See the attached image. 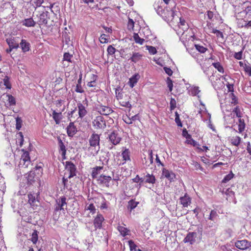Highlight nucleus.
I'll list each match as a JSON object with an SVG mask.
<instances>
[{"mask_svg": "<svg viewBox=\"0 0 251 251\" xmlns=\"http://www.w3.org/2000/svg\"><path fill=\"white\" fill-rule=\"evenodd\" d=\"M239 64L240 67H243L246 74L251 76V66L249 63H244L242 61H239Z\"/></svg>", "mask_w": 251, "mask_h": 251, "instance_id": "nucleus-23", "label": "nucleus"}, {"mask_svg": "<svg viewBox=\"0 0 251 251\" xmlns=\"http://www.w3.org/2000/svg\"><path fill=\"white\" fill-rule=\"evenodd\" d=\"M66 170L69 173L68 178H72L76 175V168L75 164L72 162H66Z\"/></svg>", "mask_w": 251, "mask_h": 251, "instance_id": "nucleus-14", "label": "nucleus"}, {"mask_svg": "<svg viewBox=\"0 0 251 251\" xmlns=\"http://www.w3.org/2000/svg\"><path fill=\"white\" fill-rule=\"evenodd\" d=\"M162 175L170 181H174L176 177L175 174L172 171H170L165 168L162 170Z\"/></svg>", "mask_w": 251, "mask_h": 251, "instance_id": "nucleus-20", "label": "nucleus"}, {"mask_svg": "<svg viewBox=\"0 0 251 251\" xmlns=\"http://www.w3.org/2000/svg\"><path fill=\"white\" fill-rule=\"evenodd\" d=\"M87 210H90V212L94 214L96 213V209L93 203L90 204L86 208Z\"/></svg>", "mask_w": 251, "mask_h": 251, "instance_id": "nucleus-58", "label": "nucleus"}, {"mask_svg": "<svg viewBox=\"0 0 251 251\" xmlns=\"http://www.w3.org/2000/svg\"><path fill=\"white\" fill-rule=\"evenodd\" d=\"M65 108L64 107L59 112H56L55 110L52 111V118L54 120L55 124L58 125L60 123L62 119V112L64 111Z\"/></svg>", "mask_w": 251, "mask_h": 251, "instance_id": "nucleus-22", "label": "nucleus"}, {"mask_svg": "<svg viewBox=\"0 0 251 251\" xmlns=\"http://www.w3.org/2000/svg\"><path fill=\"white\" fill-rule=\"evenodd\" d=\"M100 142V135L96 133H92L89 139V144L90 146L89 149H96L97 147H98V149H99Z\"/></svg>", "mask_w": 251, "mask_h": 251, "instance_id": "nucleus-8", "label": "nucleus"}, {"mask_svg": "<svg viewBox=\"0 0 251 251\" xmlns=\"http://www.w3.org/2000/svg\"><path fill=\"white\" fill-rule=\"evenodd\" d=\"M179 203L184 207H187L191 203L192 199L187 193H185L182 197H180Z\"/></svg>", "mask_w": 251, "mask_h": 251, "instance_id": "nucleus-16", "label": "nucleus"}, {"mask_svg": "<svg viewBox=\"0 0 251 251\" xmlns=\"http://www.w3.org/2000/svg\"><path fill=\"white\" fill-rule=\"evenodd\" d=\"M21 23L23 25L28 27H34L36 25V22L32 18L25 19Z\"/></svg>", "mask_w": 251, "mask_h": 251, "instance_id": "nucleus-25", "label": "nucleus"}, {"mask_svg": "<svg viewBox=\"0 0 251 251\" xmlns=\"http://www.w3.org/2000/svg\"><path fill=\"white\" fill-rule=\"evenodd\" d=\"M144 157L142 158V163L147 167H150L152 165L153 157L152 151L150 150L147 152V154H144Z\"/></svg>", "mask_w": 251, "mask_h": 251, "instance_id": "nucleus-11", "label": "nucleus"}, {"mask_svg": "<svg viewBox=\"0 0 251 251\" xmlns=\"http://www.w3.org/2000/svg\"><path fill=\"white\" fill-rule=\"evenodd\" d=\"M212 65L221 73H224V69L219 62L212 63Z\"/></svg>", "mask_w": 251, "mask_h": 251, "instance_id": "nucleus-41", "label": "nucleus"}, {"mask_svg": "<svg viewBox=\"0 0 251 251\" xmlns=\"http://www.w3.org/2000/svg\"><path fill=\"white\" fill-rule=\"evenodd\" d=\"M197 237V233L195 232H189L186 236L183 239L185 243H189L190 245L193 244L196 241V237Z\"/></svg>", "mask_w": 251, "mask_h": 251, "instance_id": "nucleus-18", "label": "nucleus"}, {"mask_svg": "<svg viewBox=\"0 0 251 251\" xmlns=\"http://www.w3.org/2000/svg\"><path fill=\"white\" fill-rule=\"evenodd\" d=\"M232 112L235 114L236 117L242 118V114L239 106H236L232 110Z\"/></svg>", "mask_w": 251, "mask_h": 251, "instance_id": "nucleus-45", "label": "nucleus"}, {"mask_svg": "<svg viewBox=\"0 0 251 251\" xmlns=\"http://www.w3.org/2000/svg\"><path fill=\"white\" fill-rule=\"evenodd\" d=\"M237 124L238 125V132L239 133H242L244 131L246 127V124L245 121L242 118H239L238 120V122H237Z\"/></svg>", "mask_w": 251, "mask_h": 251, "instance_id": "nucleus-29", "label": "nucleus"}, {"mask_svg": "<svg viewBox=\"0 0 251 251\" xmlns=\"http://www.w3.org/2000/svg\"><path fill=\"white\" fill-rule=\"evenodd\" d=\"M20 46L24 52H26L29 50V44L26 42L25 40H22Z\"/></svg>", "mask_w": 251, "mask_h": 251, "instance_id": "nucleus-37", "label": "nucleus"}, {"mask_svg": "<svg viewBox=\"0 0 251 251\" xmlns=\"http://www.w3.org/2000/svg\"><path fill=\"white\" fill-rule=\"evenodd\" d=\"M146 48L151 54L154 55L157 53L156 48L153 46L147 45Z\"/></svg>", "mask_w": 251, "mask_h": 251, "instance_id": "nucleus-50", "label": "nucleus"}, {"mask_svg": "<svg viewBox=\"0 0 251 251\" xmlns=\"http://www.w3.org/2000/svg\"><path fill=\"white\" fill-rule=\"evenodd\" d=\"M58 145L59 153L61 154L62 158L65 159L66 158V149L61 139H58Z\"/></svg>", "mask_w": 251, "mask_h": 251, "instance_id": "nucleus-24", "label": "nucleus"}, {"mask_svg": "<svg viewBox=\"0 0 251 251\" xmlns=\"http://www.w3.org/2000/svg\"><path fill=\"white\" fill-rule=\"evenodd\" d=\"M28 203L30 206L34 209L36 202V197L34 194L29 193L28 194Z\"/></svg>", "mask_w": 251, "mask_h": 251, "instance_id": "nucleus-35", "label": "nucleus"}, {"mask_svg": "<svg viewBox=\"0 0 251 251\" xmlns=\"http://www.w3.org/2000/svg\"><path fill=\"white\" fill-rule=\"evenodd\" d=\"M178 26L180 29H181V30L179 31L180 33H183L188 29V25L186 22L185 20L181 17L179 18V22L178 24Z\"/></svg>", "mask_w": 251, "mask_h": 251, "instance_id": "nucleus-21", "label": "nucleus"}, {"mask_svg": "<svg viewBox=\"0 0 251 251\" xmlns=\"http://www.w3.org/2000/svg\"><path fill=\"white\" fill-rule=\"evenodd\" d=\"M97 109L100 114L103 115H108L113 112L110 107L102 105L98 106Z\"/></svg>", "mask_w": 251, "mask_h": 251, "instance_id": "nucleus-17", "label": "nucleus"}, {"mask_svg": "<svg viewBox=\"0 0 251 251\" xmlns=\"http://www.w3.org/2000/svg\"><path fill=\"white\" fill-rule=\"evenodd\" d=\"M121 152L122 159H118L117 161V164L118 166H122L126 163L127 161H130V151L126 147H123Z\"/></svg>", "mask_w": 251, "mask_h": 251, "instance_id": "nucleus-5", "label": "nucleus"}, {"mask_svg": "<svg viewBox=\"0 0 251 251\" xmlns=\"http://www.w3.org/2000/svg\"><path fill=\"white\" fill-rule=\"evenodd\" d=\"M234 245L237 249L241 250H247L251 247V242L246 239L237 240Z\"/></svg>", "mask_w": 251, "mask_h": 251, "instance_id": "nucleus-10", "label": "nucleus"}, {"mask_svg": "<svg viewBox=\"0 0 251 251\" xmlns=\"http://www.w3.org/2000/svg\"><path fill=\"white\" fill-rule=\"evenodd\" d=\"M159 1L154 2L153 4V7L154 9L156 11L157 13L161 16V15H162L164 9L162 8L161 6L159 5Z\"/></svg>", "mask_w": 251, "mask_h": 251, "instance_id": "nucleus-38", "label": "nucleus"}, {"mask_svg": "<svg viewBox=\"0 0 251 251\" xmlns=\"http://www.w3.org/2000/svg\"><path fill=\"white\" fill-rule=\"evenodd\" d=\"M6 42L9 47L12 49H17L19 47V43L17 42L14 38H9L6 39Z\"/></svg>", "mask_w": 251, "mask_h": 251, "instance_id": "nucleus-30", "label": "nucleus"}, {"mask_svg": "<svg viewBox=\"0 0 251 251\" xmlns=\"http://www.w3.org/2000/svg\"><path fill=\"white\" fill-rule=\"evenodd\" d=\"M138 204L139 202L133 200H130L128 202V209L130 210V211H131L132 210L134 209L135 207H136Z\"/></svg>", "mask_w": 251, "mask_h": 251, "instance_id": "nucleus-40", "label": "nucleus"}, {"mask_svg": "<svg viewBox=\"0 0 251 251\" xmlns=\"http://www.w3.org/2000/svg\"><path fill=\"white\" fill-rule=\"evenodd\" d=\"M103 169L102 166H96L92 169L91 176L93 178H96L98 175L100 173V171Z\"/></svg>", "mask_w": 251, "mask_h": 251, "instance_id": "nucleus-31", "label": "nucleus"}, {"mask_svg": "<svg viewBox=\"0 0 251 251\" xmlns=\"http://www.w3.org/2000/svg\"><path fill=\"white\" fill-rule=\"evenodd\" d=\"M3 84L5 86L6 88L10 89L11 88V84L9 81V77L8 76H5L3 79Z\"/></svg>", "mask_w": 251, "mask_h": 251, "instance_id": "nucleus-49", "label": "nucleus"}, {"mask_svg": "<svg viewBox=\"0 0 251 251\" xmlns=\"http://www.w3.org/2000/svg\"><path fill=\"white\" fill-rule=\"evenodd\" d=\"M56 204L55 206L54 210L58 211L64 210L67 209V203L66 202V198L64 196L61 197L56 201Z\"/></svg>", "mask_w": 251, "mask_h": 251, "instance_id": "nucleus-9", "label": "nucleus"}, {"mask_svg": "<svg viewBox=\"0 0 251 251\" xmlns=\"http://www.w3.org/2000/svg\"><path fill=\"white\" fill-rule=\"evenodd\" d=\"M109 141L114 145H117L120 143L122 138L117 131H113L108 135Z\"/></svg>", "mask_w": 251, "mask_h": 251, "instance_id": "nucleus-12", "label": "nucleus"}, {"mask_svg": "<svg viewBox=\"0 0 251 251\" xmlns=\"http://www.w3.org/2000/svg\"><path fill=\"white\" fill-rule=\"evenodd\" d=\"M6 96L8 97V101L9 105H14L16 104L15 99L13 96L11 95H7Z\"/></svg>", "mask_w": 251, "mask_h": 251, "instance_id": "nucleus-51", "label": "nucleus"}, {"mask_svg": "<svg viewBox=\"0 0 251 251\" xmlns=\"http://www.w3.org/2000/svg\"><path fill=\"white\" fill-rule=\"evenodd\" d=\"M143 57V55L139 52H133L130 60L134 63H136L141 60Z\"/></svg>", "mask_w": 251, "mask_h": 251, "instance_id": "nucleus-32", "label": "nucleus"}, {"mask_svg": "<svg viewBox=\"0 0 251 251\" xmlns=\"http://www.w3.org/2000/svg\"><path fill=\"white\" fill-rule=\"evenodd\" d=\"M200 92L199 87H194L191 89V93L193 96H196L199 94Z\"/></svg>", "mask_w": 251, "mask_h": 251, "instance_id": "nucleus-62", "label": "nucleus"}, {"mask_svg": "<svg viewBox=\"0 0 251 251\" xmlns=\"http://www.w3.org/2000/svg\"><path fill=\"white\" fill-rule=\"evenodd\" d=\"M115 94L117 100L119 104L123 107H126L130 110L132 105L129 102L130 97L122 90L120 91L119 89H116Z\"/></svg>", "mask_w": 251, "mask_h": 251, "instance_id": "nucleus-3", "label": "nucleus"}, {"mask_svg": "<svg viewBox=\"0 0 251 251\" xmlns=\"http://www.w3.org/2000/svg\"><path fill=\"white\" fill-rule=\"evenodd\" d=\"M196 49L201 53H204L207 50V49L199 45H195Z\"/></svg>", "mask_w": 251, "mask_h": 251, "instance_id": "nucleus-55", "label": "nucleus"}, {"mask_svg": "<svg viewBox=\"0 0 251 251\" xmlns=\"http://www.w3.org/2000/svg\"><path fill=\"white\" fill-rule=\"evenodd\" d=\"M209 33L215 34L218 39H221V41L224 40V35L222 31L215 28H209Z\"/></svg>", "mask_w": 251, "mask_h": 251, "instance_id": "nucleus-33", "label": "nucleus"}, {"mask_svg": "<svg viewBox=\"0 0 251 251\" xmlns=\"http://www.w3.org/2000/svg\"><path fill=\"white\" fill-rule=\"evenodd\" d=\"M174 12L173 10L165 9L161 16L165 20H169L174 17Z\"/></svg>", "mask_w": 251, "mask_h": 251, "instance_id": "nucleus-27", "label": "nucleus"}, {"mask_svg": "<svg viewBox=\"0 0 251 251\" xmlns=\"http://www.w3.org/2000/svg\"><path fill=\"white\" fill-rule=\"evenodd\" d=\"M230 96L231 98V103L234 105L237 104L238 103V100L236 96L233 93H231Z\"/></svg>", "mask_w": 251, "mask_h": 251, "instance_id": "nucleus-53", "label": "nucleus"}, {"mask_svg": "<svg viewBox=\"0 0 251 251\" xmlns=\"http://www.w3.org/2000/svg\"><path fill=\"white\" fill-rule=\"evenodd\" d=\"M66 129L67 134L69 137H73L77 131L74 122H70Z\"/></svg>", "mask_w": 251, "mask_h": 251, "instance_id": "nucleus-19", "label": "nucleus"}, {"mask_svg": "<svg viewBox=\"0 0 251 251\" xmlns=\"http://www.w3.org/2000/svg\"><path fill=\"white\" fill-rule=\"evenodd\" d=\"M100 42L101 43L104 44L108 42V39L107 38V35L104 34H101L100 38Z\"/></svg>", "mask_w": 251, "mask_h": 251, "instance_id": "nucleus-59", "label": "nucleus"}, {"mask_svg": "<svg viewBox=\"0 0 251 251\" xmlns=\"http://www.w3.org/2000/svg\"><path fill=\"white\" fill-rule=\"evenodd\" d=\"M217 216L218 214L216 211L214 210H212L210 213L208 219L211 221H213Z\"/></svg>", "mask_w": 251, "mask_h": 251, "instance_id": "nucleus-54", "label": "nucleus"}, {"mask_svg": "<svg viewBox=\"0 0 251 251\" xmlns=\"http://www.w3.org/2000/svg\"><path fill=\"white\" fill-rule=\"evenodd\" d=\"M77 108L78 109V117L76 119V120L78 119H82L87 115V111L85 106L80 102H79L77 103V107H75L74 110L68 113V119H70V121L72 120L71 119L75 118V116H74V114Z\"/></svg>", "mask_w": 251, "mask_h": 251, "instance_id": "nucleus-4", "label": "nucleus"}, {"mask_svg": "<svg viewBox=\"0 0 251 251\" xmlns=\"http://www.w3.org/2000/svg\"><path fill=\"white\" fill-rule=\"evenodd\" d=\"M117 229L120 233V234L123 237H125L126 236L129 234L130 230L120 224H118Z\"/></svg>", "mask_w": 251, "mask_h": 251, "instance_id": "nucleus-26", "label": "nucleus"}, {"mask_svg": "<svg viewBox=\"0 0 251 251\" xmlns=\"http://www.w3.org/2000/svg\"><path fill=\"white\" fill-rule=\"evenodd\" d=\"M116 51V49L112 46L109 45L107 49V52L108 55L112 56L114 55Z\"/></svg>", "mask_w": 251, "mask_h": 251, "instance_id": "nucleus-48", "label": "nucleus"}, {"mask_svg": "<svg viewBox=\"0 0 251 251\" xmlns=\"http://www.w3.org/2000/svg\"><path fill=\"white\" fill-rule=\"evenodd\" d=\"M104 221L103 215L98 213L96 217H94L93 220V224L95 230L97 229H100L102 227V223Z\"/></svg>", "mask_w": 251, "mask_h": 251, "instance_id": "nucleus-13", "label": "nucleus"}, {"mask_svg": "<svg viewBox=\"0 0 251 251\" xmlns=\"http://www.w3.org/2000/svg\"><path fill=\"white\" fill-rule=\"evenodd\" d=\"M75 92L79 93H84V91L83 89L82 88L81 84H77L76 86V88L75 89Z\"/></svg>", "mask_w": 251, "mask_h": 251, "instance_id": "nucleus-64", "label": "nucleus"}, {"mask_svg": "<svg viewBox=\"0 0 251 251\" xmlns=\"http://www.w3.org/2000/svg\"><path fill=\"white\" fill-rule=\"evenodd\" d=\"M243 56V51H240L237 52H235L234 54V57L237 60H241L242 59Z\"/></svg>", "mask_w": 251, "mask_h": 251, "instance_id": "nucleus-63", "label": "nucleus"}, {"mask_svg": "<svg viewBox=\"0 0 251 251\" xmlns=\"http://www.w3.org/2000/svg\"><path fill=\"white\" fill-rule=\"evenodd\" d=\"M241 141V138L238 136H233L230 139L231 144L235 146H238Z\"/></svg>", "mask_w": 251, "mask_h": 251, "instance_id": "nucleus-36", "label": "nucleus"}, {"mask_svg": "<svg viewBox=\"0 0 251 251\" xmlns=\"http://www.w3.org/2000/svg\"><path fill=\"white\" fill-rule=\"evenodd\" d=\"M23 121L21 118H16V128L17 130H20L22 127Z\"/></svg>", "mask_w": 251, "mask_h": 251, "instance_id": "nucleus-56", "label": "nucleus"}, {"mask_svg": "<svg viewBox=\"0 0 251 251\" xmlns=\"http://www.w3.org/2000/svg\"><path fill=\"white\" fill-rule=\"evenodd\" d=\"M133 38L137 44L142 45L144 43L145 40L143 38H140L138 33H134Z\"/></svg>", "mask_w": 251, "mask_h": 251, "instance_id": "nucleus-39", "label": "nucleus"}, {"mask_svg": "<svg viewBox=\"0 0 251 251\" xmlns=\"http://www.w3.org/2000/svg\"><path fill=\"white\" fill-rule=\"evenodd\" d=\"M93 126L95 129H104L106 127V122L104 118L101 115L96 116L92 122Z\"/></svg>", "mask_w": 251, "mask_h": 251, "instance_id": "nucleus-7", "label": "nucleus"}, {"mask_svg": "<svg viewBox=\"0 0 251 251\" xmlns=\"http://www.w3.org/2000/svg\"><path fill=\"white\" fill-rule=\"evenodd\" d=\"M239 27L248 28L251 26V3L245 2L243 10L236 15Z\"/></svg>", "mask_w": 251, "mask_h": 251, "instance_id": "nucleus-1", "label": "nucleus"}, {"mask_svg": "<svg viewBox=\"0 0 251 251\" xmlns=\"http://www.w3.org/2000/svg\"><path fill=\"white\" fill-rule=\"evenodd\" d=\"M167 84L169 88L170 92H171L173 90V83L172 79L170 77H168L167 79Z\"/></svg>", "mask_w": 251, "mask_h": 251, "instance_id": "nucleus-61", "label": "nucleus"}, {"mask_svg": "<svg viewBox=\"0 0 251 251\" xmlns=\"http://www.w3.org/2000/svg\"><path fill=\"white\" fill-rule=\"evenodd\" d=\"M38 240V231L36 230H34L31 235V241L32 242L35 244Z\"/></svg>", "mask_w": 251, "mask_h": 251, "instance_id": "nucleus-46", "label": "nucleus"}, {"mask_svg": "<svg viewBox=\"0 0 251 251\" xmlns=\"http://www.w3.org/2000/svg\"><path fill=\"white\" fill-rule=\"evenodd\" d=\"M175 122L178 126H180V127L182 126L181 122L179 118V115L177 112H175Z\"/></svg>", "mask_w": 251, "mask_h": 251, "instance_id": "nucleus-52", "label": "nucleus"}, {"mask_svg": "<svg viewBox=\"0 0 251 251\" xmlns=\"http://www.w3.org/2000/svg\"><path fill=\"white\" fill-rule=\"evenodd\" d=\"M22 151H23V153L21 155L19 166L22 168H26L31 164L29 153L28 151H25L24 149Z\"/></svg>", "mask_w": 251, "mask_h": 251, "instance_id": "nucleus-6", "label": "nucleus"}, {"mask_svg": "<svg viewBox=\"0 0 251 251\" xmlns=\"http://www.w3.org/2000/svg\"><path fill=\"white\" fill-rule=\"evenodd\" d=\"M186 138L187 139L186 141V143L187 144L192 145L194 147L196 146L197 142L191 138V135L187 134V136H186Z\"/></svg>", "mask_w": 251, "mask_h": 251, "instance_id": "nucleus-44", "label": "nucleus"}, {"mask_svg": "<svg viewBox=\"0 0 251 251\" xmlns=\"http://www.w3.org/2000/svg\"><path fill=\"white\" fill-rule=\"evenodd\" d=\"M146 180L145 182L153 184L155 183L156 178L155 176L152 174H147L145 176Z\"/></svg>", "mask_w": 251, "mask_h": 251, "instance_id": "nucleus-34", "label": "nucleus"}, {"mask_svg": "<svg viewBox=\"0 0 251 251\" xmlns=\"http://www.w3.org/2000/svg\"><path fill=\"white\" fill-rule=\"evenodd\" d=\"M38 21L39 25H47L48 23L47 14L44 12L40 14L39 16Z\"/></svg>", "mask_w": 251, "mask_h": 251, "instance_id": "nucleus-28", "label": "nucleus"}, {"mask_svg": "<svg viewBox=\"0 0 251 251\" xmlns=\"http://www.w3.org/2000/svg\"><path fill=\"white\" fill-rule=\"evenodd\" d=\"M111 179V176L101 175L98 177L97 181L99 184L108 188L110 186V182Z\"/></svg>", "mask_w": 251, "mask_h": 251, "instance_id": "nucleus-15", "label": "nucleus"}, {"mask_svg": "<svg viewBox=\"0 0 251 251\" xmlns=\"http://www.w3.org/2000/svg\"><path fill=\"white\" fill-rule=\"evenodd\" d=\"M128 245L130 248V251H142L140 249H137V245L134 243V242L130 240L128 241Z\"/></svg>", "mask_w": 251, "mask_h": 251, "instance_id": "nucleus-43", "label": "nucleus"}, {"mask_svg": "<svg viewBox=\"0 0 251 251\" xmlns=\"http://www.w3.org/2000/svg\"><path fill=\"white\" fill-rule=\"evenodd\" d=\"M234 176V175L232 172H230L229 174L226 175L222 181V183H225L228 182L231 180Z\"/></svg>", "mask_w": 251, "mask_h": 251, "instance_id": "nucleus-47", "label": "nucleus"}, {"mask_svg": "<svg viewBox=\"0 0 251 251\" xmlns=\"http://www.w3.org/2000/svg\"><path fill=\"white\" fill-rule=\"evenodd\" d=\"M207 111L205 105L201 102L200 101V104L199 107L198 113L201 115V116H202V114L204 113H207Z\"/></svg>", "mask_w": 251, "mask_h": 251, "instance_id": "nucleus-42", "label": "nucleus"}, {"mask_svg": "<svg viewBox=\"0 0 251 251\" xmlns=\"http://www.w3.org/2000/svg\"><path fill=\"white\" fill-rule=\"evenodd\" d=\"M43 164L37 165L28 173L26 178L27 184H32L37 180H39L43 175Z\"/></svg>", "mask_w": 251, "mask_h": 251, "instance_id": "nucleus-2", "label": "nucleus"}, {"mask_svg": "<svg viewBox=\"0 0 251 251\" xmlns=\"http://www.w3.org/2000/svg\"><path fill=\"white\" fill-rule=\"evenodd\" d=\"M134 27V22L130 18H129L127 24V28L129 30H133Z\"/></svg>", "mask_w": 251, "mask_h": 251, "instance_id": "nucleus-60", "label": "nucleus"}, {"mask_svg": "<svg viewBox=\"0 0 251 251\" xmlns=\"http://www.w3.org/2000/svg\"><path fill=\"white\" fill-rule=\"evenodd\" d=\"M72 58V55H71L68 52H65L63 55V60L67 61L69 62H71V59Z\"/></svg>", "mask_w": 251, "mask_h": 251, "instance_id": "nucleus-57", "label": "nucleus"}]
</instances>
